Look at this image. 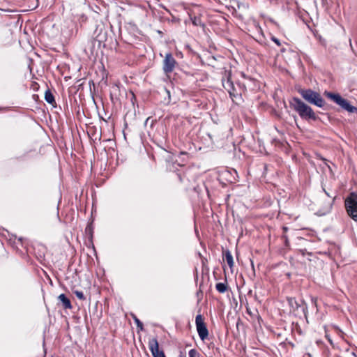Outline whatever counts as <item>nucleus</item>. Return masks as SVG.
Here are the masks:
<instances>
[{
  "mask_svg": "<svg viewBox=\"0 0 357 357\" xmlns=\"http://www.w3.org/2000/svg\"><path fill=\"white\" fill-rule=\"evenodd\" d=\"M291 107H292L304 120H317V116L312 109L302 101L300 98L294 97L289 102Z\"/></svg>",
  "mask_w": 357,
  "mask_h": 357,
  "instance_id": "nucleus-1",
  "label": "nucleus"
},
{
  "mask_svg": "<svg viewBox=\"0 0 357 357\" xmlns=\"http://www.w3.org/2000/svg\"><path fill=\"white\" fill-rule=\"evenodd\" d=\"M299 94L309 104L315 105L322 108L324 107L326 102L321 97V94L310 89H301L298 90Z\"/></svg>",
  "mask_w": 357,
  "mask_h": 357,
  "instance_id": "nucleus-2",
  "label": "nucleus"
},
{
  "mask_svg": "<svg viewBox=\"0 0 357 357\" xmlns=\"http://www.w3.org/2000/svg\"><path fill=\"white\" fill-rule=\"evenodd\" d=\"M347 214L357 222V195L352 192L347 197L344 202Z\"/></svg>",
  "mask_w": 357,
  "mask_h": 357,
  "instance_id": "nucleus-3",
  "label": "nucleus"
},
{
  "mask_svg": "<svg viewBox=\"0 0 357 357\" xmlns=\"http://www.w3.org/2000/svg\"><path fill=\"white\" fill-rule=\"evenodd\" d=\"M178 65L176 59L171 53H167L162 62V70L166 75L172 73Z\"/></svg>",
  "mask_w": 357,
  "mask_h": 357,
  "instance_id": "nucleus-4",
  "label": "nucleus"
},
{
  "mask_svg": "<svg viewBox=\"0 0 357 357\" xmlns=\"http://www.w3.org/2000/svg\"><path fill=\"white\" fill-rule=\"evenodd\" d=\"M195 324L198 335L202 340H204L208 335V331L204 321L203 317L197 314L195 318Z\"/></svg>",
  "mask_w": 357,
  "mask_h": 357,
  "instance_id": "nucleus-5",
  "label": "nucleus"
},
{
  "mask_svg": "<svg viewBox=\"0 0 357 357\" xmlns=\"http://www.w3.org/2000/svg\"><path fill=\"white\" fill-rule=\"evenodd\" d=\"M322 190L326 195L328 197V199L326 201L323 208L319 211L318 213L320 215H326L331 211L333 204L336 197V195L334 193L331 194L329 192L326 191L324 187H322Z\"/></svg>",
  "mask_w": 357,
  "mask_h": 357,
  "instance_id": "nucleus-6",
  "label": "nucleus"
},
{
  "mask_svg": "<svg viewBox=\"0 0 357 357\" xmlns=\"http://www.w3.org/2000/svg\"><path fill=\"white\" fill-rule=\"evenodd\" d=\"M222 82L223 87L225 88V90L227 91V92L229 93V96L234 100V98L238 96V93L236 94L234 93L235 88L234 86V83L231 79L230 73L227 75L226 78L222 79Z\"/></svg>",
  "mask_w": 357,
  "mask_h": 357,
  "instance_id": "nucleus-7",
  "label": "nucleus"
},
{
  "mask_svg": "<svg viewBox=\"0 0 357 357\" xmlns=\"http://www.w3.org/2000/svg\"><path fill=\"white\" fill-rule=\"evenodd\" d=\"M107 31L102 28H97L94 32V40L98 43V45L100 47L102 45L105 46V43L107 40Z\"/></svg>",
  "mask_w": 357,
  "mask_h": 357,
  "instance_id": "nucleus-8",
  "label": "nucleus"
},
{
  "mask_svg": "<svg viewBox=\"0 0 357 357\" xmlns=\"http://www.w3.org/2000/svg\"><path fill=\"white\" fill-rule=\"evenodd\" d=\"M149 347L153 357H158L160 356L159 350V344L156 338H152L149 342Z\"/></svg>",
  "mask_w": 357,
  "mask_h": 357,
  "instance_id": "nucleus-9",
  "label": "nucleus"
},
{
  "mask_svg": "<svg viewBox=\"0 0 357 357\" xmlns=\"http://www.w3.org/2000/svg\"><path fill=\"white\" fill-rule=\"evenodd\" d=\"M341 108L344 109V110L350 112V113H354L357 112V108L354 106H352L350 105L349 102L342 98L340 104L338 105Z\"/></svg>",
  "mask_w": 357,
  "mask_h": 357,
  "instance_id": "nucleus-10",
  "label": "nucleus"
},
{
  "mask_svg": "<svg viewBox=\"0 0 357 357\" xmlns=\"http://www.w3.org/2000/svg\"><path fill=\"white\" fill-rule=\"evenodd\" d=\"M325 96L331 99L332 101L335 102L336 104L339 105L341 102L342 99L343 98L340 94L338 93H334L332 92L325 91L324 93Z\"/></svg>",
  "mask_w": 357,
  "mask_h": 357,
  "instance_id": "nucleus-11",
  "label": "nucleus"
},
{
  "mask_svg": "<svg viewBox=\"0 0 357 357\" xmlns=\"http://www.w3.org/2000/svg\"><path fill=\"white\" fill-rule=\"evenodd\" d=\"M58 299L61 302L63 307L64 309H71L72 305L70 301L66 296L63 294H61L59 296Z\"/></svg>",
  "mask_w": 357,
  "mask_h": 357,
  "instance_id": "nucleus-12",
  "label": "nucleus"
},
{
  "mask_svg": "<svg viewBox=\"0 0 357 357\" xmlns=\"http://www.w3.org/2000/svg\"><path fill=\"white\" fill-rule=\"evenodd\" d=\"M287 301L290 307L294 311L298 310L301 307V303H299L295 298H287Z\"/></svg>",
  "mask_w": 357,
  "mask_h": 357,
  "instance_id": "nucleus-13",
  "label": "nucleus"
},
{
  "mask_svg": "<svg viewBox=\"0 0 357 357\" xmlns=\"http://www.w3.org/2000/svg\"><path fill=\"white\" fill-rule=\"evenodd\" d=\"M225 259L226 260L228 266L231 268L234 266L233 256L229 250H226L224 252Z\"/></svg>",
  "mask_w": 357,
  "mask_h": 357,
  "instance_id": "nucleus-14",
  "label": "nucleus"
},
{
  "mask_svg": "<svg viewBox=\"0 0 357 357\" xmlns=\"http://www.w3.org/2000/svg\"><path fill=\"white\" fill-rule=\"evenodd\" d=\"M45 100L47 102L53 105L55 103V100L53 94L51 93L50 90H47L45 93Z\"/></svg>",
  "mask_w": 357,
  "mask_h": 357,
  "instance_id": "nucleus-15",
  "label": "nucleus"
},
{
  "mask_svg": "<svg viewBox=\"0 0 357 357\" xmlns=\"http://www.w3.org/2000/svg\"><path fill=\"white\" fill-rule=\"evenodd\" d=\"M216 290L220 293H225L227 289V282H219L215 285Z\"/></svg>",
  "mask_w": 357,
  "mask_h": 357,
  "instance_id": "nucleus-16",
  "label": "nucleus"
},
{
  "mask_svg": "<svg viewBox=\"0 0 357 357\" xmlns=\"http://www.w3.org/2000/svg\"><path fill=\"white\" fill-rule=\"evenodd\" d=\"M73 293L75 294L77 298L82 301L86 300V297L82 291L75 290Z\"/></svg>",
  "mask_w": 357,
  "mask_h": 357,
  "instance_id": "nucleus-17",
  "label": "nucleus"
},
{
  "mask_svg": "<svg viewBox=\"0 0 357 357\" xmlns=\"http://www.w3.org/2000/svg\"><path fill=\"white\" fill-rule=\"evenodd\" d=\"M132 318L137 325V328L141 331L143 330V324L140 321V320L134 314L132 315Z\"/></svg>",
  "mask_w": 357,
  "mask_h": 357,
  "instance_id": "nucleus-18",
  "label": "nucleus"
},
{
  "mask_svg": "<svg viewBox=\"0 0 357 357\" xmlns=\"http://www.w3.org/2000/svg\"><path fill=\"white\" fill-rule=\"evenodd\" d=\"M189 357H200V354L196 349H192L189 351Z\"/></svg>",
  "mask_w": 357,
  "mask_h": 357,
  "instance_id": "nucleus-19",
  "label": "nucleus"
},
{
  "mask_svg": "<svg viewBox=\"0 0 357 357\" xmlns=\"http://www.w3.org/2000/svg\"><path fill=\"white\" fill-rule=\"evenodd\" d=\"M85 231H86V232L87 234H89L91 236H92L93 228H92V226L91 225H87V227H86Z\"/></svg>",
  "mask_w": 357,
  "mask_h": 357,
  "instance_id": "nucleus-20",
  "label": "nucleus"
},
{
  "mask_svg": "<svg viewBox=\"0 0 357 357\" xmlns=\"http://www.w3.org/2000/svg\"><path fill=\"white\" fill-rule=\"evenodd\" d=\"M193 24L198 26L201 24V20L200 18L195 17L192 20Z\"/></svg>",
  "mask_w": 357,
  "mask_h": 357,
  "instance_id": "nucleus-21",
  "label": "nucleus"
},
{
  "mask_svg": "<svg viewBox=\"0 0 357 357\" xmlns=\"http://www.w3.org/2000/svg\"><path fill=\"white\" fill-rule=\"evenodd\" d=\"M272 40L278 45V46H280L281 43L279 40V39H278L277 38L273 36L271 38Z\"/></svg>",
  "mask_w": 357,
  "mask_h": 357,
  "instance_id": "nucleus-22",
  "label": "nucleus"
},
{
  "mask_svg": "<svg viewBox=\"0 0 357 357\" xmlns=\"http://www.w3.org/2000/svg\"><path fill=\"white\" fill-rule=\"evenodd\" d=\"M311 301H312V303L315 307H317V298H316L312 297V299H311Z\"/></svg>",
  "mask_w": 357,
  "mask_h": 357,
  "instance_id": "nucleus-23",
  "label": "nucleus"
},
{
  "mask_svg": "<svg viewBox=\"0 0 357 357\" xmlns=\"http://www.w3.org/2000/svg\"><path fill=\"white\" fill-rule=\"evenodd\" d=\"M158 357H166V356L165 355V353L162 351H160V356H159Z\"/></svg>",
  "mask_w": 357,
  "mask_h": 357,
  "instance_id": "nucleus-24",
  "label": "nucleus"
},
{
  "mask_svg": "<svg viewBox=\"0 0 357 357\" xmlns=\"http://www.w3.org/2000/svg\"><path fill=\"white\" fill-rule=\"evenodd\" d=\"M306 309H307V307H303L302 308V310H303V312L304 313H305V310H306Z\"/></svg>",
  "mask_w": 357,
  "mask_h": 357,
  "instance_id": "nucleus-25",
  "label": "nucleus"
},
{
  "mask_svg": "<svg viewBox=\"0 0 357 357\" xmlns=\"http://www.w3.org/2000/svg\"><path fill=\"white\" fill-rule=\"evenodd\" d=\"M178 178H179V180H180L181 181H182V179H181V176H180V175H178Z\"/></svg>",
  "mask_w": 357,
  "mask_h": 357,
  "instance_id": "nucleus-26",
  "label": "nucleus"
},
{
  "mask_svg": "<svg viewBox=\"0 0 357 357\" xmlns=\"http://www.w3.org/2000/svg\"><path fill=\"white\" fill-rule=\"evenodd\" d=\"M283 229H284V231H287V227H284V228H283Z\"/></svg>",
  "mask_w": 357,
  "mask_h": 357,
  "instance_id": "nucleus-27",
  "label": "nucleus"
},
{
  "mask_svg": "<svg viewBox=\"0 0 357 357\" xmlns=\"http://www.w3.org/2000/svg\"><path fill=\"white\" fill-rule=\"evenodd\" d=\"M285 243H286V244H287V243H288L287 239H286Z\"/></svg>",
  "mask_w": 357,
  "mask_h": 357,
  "instance_id": "nucleus-28",
  "label": "nucleus"
}]
</instances>
